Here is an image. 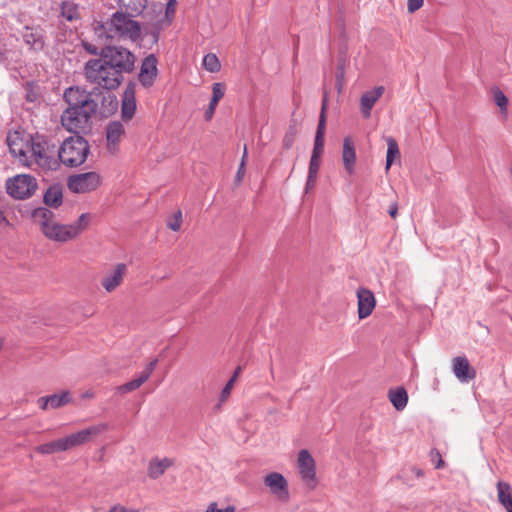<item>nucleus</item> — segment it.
Returning <instances> with one entry per match:
<instances>
[{
    "mask_svg": "<svg viewBox=\"0 0 512 512\" xmlns=\"http://www.w3.org/2000/svg\"><path fill=\"white\" fill-rule=\"evenodd\" d=\"M94 94L95 91H87L79 86L65 89L63 97L68 107L61 115V124L68 132L79 134L91 130V119L98 110Z\"/></svg>",
    "mask_w": 512,
    "mask_h": 512,
    "instance_id": "f257e3e1",
    "label": "nucleus"
},
{
    "mask_svg": "<svg viewBox=\"0 0 512 512\" xmlns=\"http://www.w3.org/2000/svg\"><path fill=\"white\" fill-rule=\"evenodd\" d=\"M133 17L126 12L117 11L105 21L95 20L92 24L94 35L101 42L114 39L136 41L140 38L141 26Z\"/></svg>",
    "mask_w": 512,
    "mask_h": 512,
    "instance_id": "f03ea898",
    "label": "nucleus"
},
{
    "mask_svg": "<svg viewBox=\"0 0 512 512\" xmlns=\"http://www.w3.org/2000/svg\"><path fill=\"white\" fill-rule=\"evenodd\" d=\"M59 146L53 138L36 134L31 137V147L27 166L36 165L44 171H53L59 168Z\"/></svg>",
    "mask_w": 512,
    "mask_h": 512,
    "instance_id": "7ed1b4c3",
    "label": "nucleus"
},
{
    "mask_svg": "<svg viewBox=\"0 0 512 512\" xmlns=\"http://www.w3.org/2000/svg\"><path fill=\"white\" fill-rule=\"evenodd\" d=\"M84 77L87 82L105 90L117 89L123 82L124 76L114 71L103 57L89 59L84 65Z\"/></svg>",
    "mask_w": 512,
    "mask_h": 512,
    "instance_id": "20e7f679",
    "label": "nucleus"
},
{
    "mask_svg": "<svg viewBox=\"0 0 512 512\" xmlns=\"http://www.w3.org/2000/svg\"><path fill=\"white\" fill-rule=\"evenodd\" d=\"M90 154L89 142L82 136H70L59 146V165L75 168L81 166Z\"/></svg>",
    "mask_w": 512,
    "mask_h": 512,
    "instance_id": "39448f33",
    "label": "nucleus"
},
{
    "mask_svg": "<svg viewBox=\"0 0 512 512\" xmlns=\"http://www.w3.org/2000/svg\"><path fill=\"white\" fill-rule=\"evenodd\" d=\"M100 56L121 76L134 70L135 56L122 46H106L101 49Z\"/></svg>",
    "mask_w": 512,
    "mask_h": 512,
    "instance_id": "423d86ee",
    "label": "nucleus"
},
{
    "mask_svg": "<svg viewBox=\"0 0 512 512\" xmlns=\"http://www.w3.org/2000/svg\"><path fill=\"white\" fill-rule=\"evenodd\" d=\"M37 187V180L28 174L17 175L8 179L6 183L7 193L15 199H27L31 197Z\"/></svg>",
    "mask_w": 512,
    "mask_h": 512,
    "instance_id": "0eeeda50",
    "label": "nucleus"
},
{
    "mask_svg": "<svg viewBox=\"0 0 512 512\" xmlns=\"http://www.w3.org/2000/svg\"><path fill=\"white\" fill-rule=\"evenodd\" d=\"M102 183L99 173L91 171L71 175L68 178L67 186L73 193L84 194L95 191Z\"/></svg>",
    "mask_w": 512,
    "mask_h": 512,
    "instance_id": "6e6552de",
    "label": "nucleus"
},
{
    "mask_svg": "<svg viewBox=\"0 0 512 512\" xmlns=\"http://www.w3.org/2000/svg\"><path fill=\"white\" fill-rule=\"evenodd\" d=\"M18 38L13 35L0 37V62L5 66H14L21 62L22 51L17 45Z\"/></svg>",
    "mask_w": 512,
    "mask_h": 512,
    "instance_id": "1a4fd4ad",
    "label": "nucleus"
},
{
    "mask_svg": "<svg viewBox=\"0 0 512 512\" xmlns=\"http://www.w3.org/2000/svg\"><path fill=\"white\" fill-rule=\"evenodd\" d=\"M298 468L302 480L306 486L313 490L317 485L316 464L308 450L303 449L298 454Z\"/></svg>",
    "mask_w": 512,
    "mask_h": 512,
    "instance_id": "9d476101",
    "label": "nucleus"
},
{
    "mask_svg": "<svg viewBox=\"0 0 512 512\" xmlns=\"http://www.w3.org/2000/svg\"><path fill=\"white\" fill-rule=\"evenodd\" d=\"M43 234L55 242H67L78 237V230L70 224H60L54 222L53 224H45Z\"/></svg>",
    "mask_w": 512,
    "mask_h": 512,
    "instance_id": "9b49d317",
    "label": "nucleus"
},
{
    "mask_svg": "<svg viewBox=\"0 0 512 512\" xmlns=\"http://www.w3.org/2000/svg\"><path fill=\"white\" fill-rule=\"evenodd\" d=\"M265 486L278 500L287 502L290 498L289 487L286 478L279 472H271L264 477Z\"/></svg>",
    "mask_w": 512,
    "mask_h": 512,
    "instance_id": "f8f14e48",
    "label": "nucleus"
},
{
    "mask_svg": "<svg viewBox=\"0 0 512 512\" xmlns=\"http://www.w3.org/2000/svg\"><path fill=\"white\" fill-rule=\"evenodd\" d=\"M10 153L18 160L27 165L31 147V140L25 141L19 132H9L6 138Z\"/></svg>",
    "mask_w": 512,
    "mask_h": 512,
    "instance_id": "ddd939ff",
    "label": "nucleus"
},
{
    "mask_svg": "<svg viewBox=\"0 0 512 512\" xmlns=\"http://www.w3.org/2000/svg\"><path fill=\"white\" fill-rule=\"evenodd\" d=\"M20 36L23 43L31 52L38 53L45 47L44 30L38 25L25 26L23 30L20 31Z\"/></svg>",
    "mask_w": 512,
    "mask_h": 512,
    "instance_id": "4468645a",
    "label": "nucleus"
},
{
    "mask_svg": "<svg viewBox=\"0 0 512 512\" xmlns=\"http://www.w3.org/2000/svg\"><path fill=\"white\" fill-rule=\"evenodd\" d=\"M108 429L107 424L100 423L89 426L81 431L73 433L65 437L68 450L89 442L93 437L98 436Z\"/></svg>",
    "mask_w": 512,
    "mask_h": 512,
    "instance_id": "2eb2a0df",
    "label": "nucleus"
},
{
    "mask_svg": "<svg viewBox=\"0 0 512 512\" xmlns=\"http://www.w3.org/2000/svg\"><path fill=\"white\" fill-rule=\"evenodd\" d=\"M124 135L125 128L120 121H112L106 126V149L109 154L116 155L119 152Z\"/></svg>",
    "mask_w": 512,
    "mask_h": 512,
    "instance_id": "dca6fc26",
    "label": "nucleus"
},
{
    "mask_svg": "<svg viewBox=\"0 0 512 512\" xmlns=\"http://www.w3.org/2000/svg\"><path fill=\"white\" fill-rule=\"evenodd\" d=\"M327 95H324L322 101L321 112L319 116V122L315 134L314 146L312 150L311 157L321 158L324 152V136L326 130V109H327Z\"/></svg>",
    "mask_w": 512,
    "mask_h": 512,
    "instance_id": "f3484780",
    "label": "nucleus"
},
{
    "mask_svg": "<svg viewBox=\"0 0 512 512\" xmlns=\"http://www.w3.org/2000/svg\"><path fill=\"white\" fill-rule=\"evenodd\" d=\"M157 74V58L150 54L142 61L138 79L144 87L148 88L154 84Z\"/></svg>",
    "mask_w": 512,
    "mask_h": 512,
    "instance_id": "a211bd4d",
    "label": "nucleus"
},
{
    "mask_svg": "<svg viewBox=\"0 0 512 512\" xmlns=\"http://www.w3.org/2000/svg\"><path fill=\"white\" fill-rule=\"evenodd\" d=\"M385 92L384 86H377L371 90L364 92L360 98V112L363 118L371 117V111L375 103L382 97Z\"/></svg>",
    "mask_w": 512,
    "mask_h": 512,
    "instance_id": "6ab92c4d",
    "label": "nucleus"
},
{
    "mask_svg": "<svg viewBox=\"0 0 512 512\" xmlns=\"http://www.w3.org/2000/svg\"><path fill=\"white\" fill-rule=\"evenodd\" d=\"M127 273V265L125 263H118L114 266L113 270L107 273L101 280V285L106 292H113L123 282L124 276Z\"/></svg>",
    "mask_w": 512,
    "mask_h": 512,
    "instance_id": "aec40b11",
    "label": "nucleus"
},
{
    "mask_svg": "<svg viewBox=\"0 0 512 512\" xmlns=\"http://www.w3.org/2000/svg\"><path fill=\"white\" fill-rule=\"evenodd\" d=\"M452 371L460 382H469L476 377V371L471 367L465 356H457L452 360Z\"/></svg>",
    "mask_w": 512,
    "mask_h": 512,
    "instance_id": "412c9836",
    "label": "nucleus"
},
{
    "mask_svg": "<svg viewBox=\"0 0 512 512\" xmlns=\"http://www.w3.org/2000/svg\"><path fill=\"white\" fill-rule=\"evenodd\" d=\"M157 363V359L150 361L137 378L123 385H120L117 388V391L121 394H125L140 388L150 378V376L152 375L153 371L156 368Z\"/></svg>",
    "mask_w": 512,
    "mask_h": 512,
    "instance_id": "4be33fe9",
    "label": "nucleus"
},
{
    "mask_svg": "<svg viewBox=\"0 0 512 512\" xmlns=\"http://www.w3.org/2000/svg\"><path fill=\"white\" fill-rule=\"evenodd\" d=\"M358 299V317L359 319H365L371 315L375 308V297L374 294L366 288H360L357 291Z\"/></svg>",
    "mask_w": 512,
    "mask_h": 512,
    "instance_id": "5701e85b",
    "label": "nucleus"
},
{
    "mask_svg": "<svg viewBox=\"0 0 512 512\" xmlns=\"http://www.w3.org/2000/svg\"><path fill=\"white\" fill-rule=\"evenodd\" d=\"M356 159L357 157L354 141L351 137H345L343 139L342 162L345 171L349 175H352L355 172Z\"/></svg>",
    "mask_w": 512,
    "mask_h": 512,
    "instance_id": "b1692460",
    "label": "nucleus"
},
{
    "mask_svg": "<svg viewBox=\"0 0 512 512\" xmlns=\"http://www.w3.org/2000/svg\"><path fill=\"white\" fill-rule=\"evenodd\" d=\"M71 400L70 393L68 391H63L60 394L40 397L37 403L42 410H47L48 408L57 409L63 407L70 403Z\"/></svg>",
    "mask_w": 512,
    "mask_h": 512,
    "instance_id": "393cba45",
    "label": "nucleus"
},
{
    "mask_svg": "<svg viewBox=\"0 0 512 512\" xmlns=\"http://www.w3.org/2000/svg\"><path fill=\"white\" fill-rule=\"evenodd\" d=\"M136 100H135V84L129 83L123 93V100L121 106L122 118L130 120L135 114Z\"/></svg>",
    "mask_w": 512,
    "mask_h": 512,
    "instance_id": "a878e982",
    "label": "nucleus"
},
{
    "mask_svg": "<svg viewBox=\"0 0 512 512\" xmlns=\"http://www.w3.org/2000/svg\"><path fill=\"white\" fill-rule=\"evenodd\" d=\"M94 96L101 99V115L108 116L118 108V101L115 95L111 93H102L98 88H94Z\"/></svg>",
    "mask_w": 512,
    "mask_h": 512,
    "instance_id": "bb28decb",
    "label": "nucleus"
},
{
    "mask_svg": "<svg viewBox=\"0 0 512 512\" xmlns=\"http://www.w3.org/2000/svg\"><path fill=\"white\" fill-rule=\"evenodd\" d=\"M496 488L498 502L506 512H512V486L508 482L498 481Z\"/></svg>",
    "mask_w": 512,
    "mask_h": 512,
    "instance_id": "cd10ccee",
    "label": "nucleus"
},
{
    "mask_svg": "<svg viewBox=\"0 0 512 512\" xmlns=\"http://www.w3.org/2000/svg\"><path fill=\"white\" fill-rule=\"evenodd\" d=\"M173 465V461L169 458H154L148 465V476L151 479H158L165 471Z\"/></svg>",
    "mask_w": 512,
    "mask_h": 512,
    "instance_id": "c85d7f7f",
    "label": "nucleus"
},
{
    "mask_svg": "<svg viewBox=\"0 0 512 512\" xmlns=\"http://www.w3.org/2000/svg\"><path fill=\"white\" fill-rule=\"evenodd\" d=\"M67 450H68V446H67L65 437L48 442V443H44V444L36 447V451L43 455H50V454L63 452V451H67Z\"/></svg>",
    "mask_w": 512,
    "mask_h": 512,
    "instance_id": "c756f323",
    "label": "nucleus"
},
{
    "mask_svg": "<svg viewBox=\"0 0 512 512\" xmlns=\"http://www.w3.org/2000/svg\"><path fill=\"white\" fill-rule=\"evenodd\" d=\"M388 398L398 411L403 410L407 406L408 394L404 387L389 390Z\"/></svg>",
    "mask_w": 512,
    "mask_h": 512,
    "instance_id": "7c9ffc66",
    "label": "nucleus"
},
{
    "mask_svg": "<svg viewBox=\"0 0 512 512\" xmlns=\"http://www.w3.org/2000/svg\"><path fill=\"white\" fill-rule=\"evenodd\" d=\"M62 188L60 185L50 186L44 194V203L50 207H58L62 204Z\"/></svg>",
    "mask_w": 512,
    "mask_h": 512,
    "instance_id": "2f4dec72",
    "label": "nucleus"
},
{
    "mask_svg": "<svg viewBox=\"0 0 512 512\" xmlns=\"http://www.w3.org/2000/svg\"><path fill=\"white\" fill-rule=\"evenodd\" d=\"M119 6L131 16L140 15L147 6V0H117Z\"/></svg>",
    "mask_w": 512,
    "mask_h": 512,
    "instance_id": "473e14b6",
    "label": "nucleus"
},
{
    "mask_svg": "<svg viewBox=\"0 0 512 512\" xmlns=\"http://www.w3.org/2000/svg\"><path fill=\"white\" fill-rule=\"evenodd\" d=\"M400 157V150L397 141L393 137L387 138V155L385 169L388 171L395 158Z\"/></svg>",
    "mask_w": 512,
    "mask_h": 512,
    "instance_id": "72a5a7b5",
    "label": "nucleus"
},
{
    "mask_svg": "<svg viewBox=\"0 0 512 512\" xmlns=\"http://www.w3.org/2000/svg\"><path fill=\"white\" fill-rule=\"evenodd\" d=\"M61 15L68 21L80 18L79 6L72 1H64L61 4Z\"/></svg>",
    "mask_w": 512,
    "mask_h": 512,
    "instance_id": "f704fd0d",
    "label": "nucleus"
},
{
    "mask_svg": "<svg viewBox=\"0 0 512 512\" xmlns=\"http://www.w3.org/2000/svg\"><path fill=\"white\" fill-rule=\"evenodd\" d=\"M54 213L48 208H38L34 211V218L40 223L41 231L44 232L45 224H53Z\"/></svg>",
    "mask_w": 512,
    "mask_h": 512,
    "instance_id": "c9c22d12",
    "label": "nucleus"
},
{
    "mask_svg": "<svg viewBox=\"0 0 512 512\" xmlns=\"http://www.w3.org/2000/svg\"><path fill=\"white\" fill-rule=\"evenodd\" d=\"M202 64H203L204 69L211 73L219 72L221 69L220 61H219L218 57L216 56V54H214V53L206 54L203 57Z\"/></svg>",
    "mask_w": 512,
    "mask_h": 512,
    "instance_id": "e433bc0d",
    "label": "nucleus"
},
{
    "mask_svg": "<svg viewBox=\"0 0 512 512\" xmlns=\"http://www.w3.org/2000/svg\"><path fill=\"white\" fill-rule=\"evenodd\" d=\"M176 0H169L167 3H166V8H165V15L163 16V18L160 20L161 22V26H163L164 24L165 25H169L172 21V17L174 16L175 14V10H176Z\"/></svg>",
    "mask_w": 512,
    "mask_h": 512,
    "instance_id": "4c0bfd02",
    "label": "nucleus"
},
{
    "mask_svg": "<svg viewBox=\"0 0 512 512\" xmlns=\"http://www.w3.org/2000/svg\"><path fill=\"white\" fill-rule=\"evenodd\" d=\"M235 385V382H233V379H229L225 386L223 387L220 397H219V404L217 405V408H220L223 403H225L228 398L230 397L231 391Z\"/></svg>",
    "mask_w": 512,
    "mask_h": 512,
    "instance_id": "58836bf2",
    "label": "nucleus"
},
{
    "mask_svg": "<svg viewBox=\"0 0 512 512\" xmlns=\"http://www.w3.org/2000/svg\"><path fill=\"white\" fill-rule=\"evenodd\" d=\"M226 86L222 82H216L212 85V97L211 100L218 102L223 98L225 94Z\"/></svg>",
    "mask_w": 512,
    "mask_h": 512,
    "instance_id": "ea45409f",
    "label": "nucleus"
},
{
    "mask_svg": "<svg viewBox=\"0 0 512 512\" xmlns=\"http://www.w3.org/2000/svg\"><path fill=\"white\" fill-rule=\"evenodd\" d=\"M182 224V212L181 210H178L174 213V215L168 220L167 226L172 231H179Z\"/></svg>",
    "mask_w": 512,
    "mask_h": 512,
    "instance_id": "a19ab883",
    "label": "nucleus"
},
{
    "mask_svg": "<svg viewBox=\"0 0 512 512\" xmlns=\"http://www.w3.org/2000/svg\"><path fill=\"white\" fill-rule=\"evenodd\" d=\"M494 101L502 111L507 109L508 98L500 89L495 90Z\"/></svg>",
    "mask_w": 512,
    "mask_h": 512,
    "instance_id": "79ce46f5",
    "label": "nucleus"
},
{
    "mask_svg": "<svg viewBox=\"0 0 512 512\" xmlns=\"http://www.w3.org/2000/svg\"><path fill=\"white\" fill-rule=\"evenodd\" d=\"M90 215L88 213H82L78 220L72 224H70L73 227H76L78 230V236L81 234V232L87 227L88 221H89Z\"/></svg>",
    "mask_w": 512,
    "mask_h": 512,
    "instance_id": "37998d69",
    "label": "nucleus"
},
{
    "mask_svg": "<svg viewBox=\"0 0 512 512\" xmlns=\"http://www.w3.org/2000/svg\"><path fill=\"white\" fill-rule=\"evenodd\" d=\"M320 164L321 158L311 157L309 162L308 175L317 177L320 169Z\"/></svg>",
    "mask_w": 512,
    "mask_h": 512,
    "instance_id": "c03bdc74",
    "label": "nucleus"
},
{
    "mask_svg": "<svg viewBox=\"0 0 512 512\" xmlns=\"http://www.w3.org/2000/svg\"><path fill=\"white\" fill-rule=\"evenodd\" d=\"M344 76H345L344 65L340 64V65H338L337 72H336V86H337L339 92L341 91L342 86H343Z\"/></svg>",
    "mask_w": 512,
    "mask_h": 512,
    "instance_id": "a18cd8bd",
    "label": "nucleus"
},
{
    "mask_svg": "<svg viewBox=\"0 0 512 512\" xmlns=\"http://www.w3.org/2000/svg\"><path fill=\"white\" fill-rule=\"evenodd\" d=\"M424 0H407V10L414 13L423 6Z\"/></svg>",
    "mask_w": 512,
    "mask_h": 512,
    "instance_id": "49530a36",
    "label": "nucleus"
},
{
    "mask_svg": "<svg viewBox=\"0 0 512 512\" xmlns=\"http://www.w3.org/2000/svg\"><path fill=\"white\" fill-rule=\"evenodd\" d=\"M205 512H235L234 506H227L225 509H218L217 503L212 502L209 504Z\"/></svg>",
    "mask_w": 512,
    "mask_h": 512,
    "instance_id": "de8ad7c7",
    "label": "nucleus"
},
{
    "mask_svg": "<svg viewBox=\"0 0 512 512\" xmlns=\"http://www.w3.org/2000/svg\"><path fill=\"white\" fill-rule=\"evenodd\" d=\"M431 457H432V460L433 461H437L436 464H435V468L436 469H440L444 466V461L442 460V457L440 455V452L436 449H433L431 451Z\"/></svg>",
    "mask_w": 512,
    "mask_h": 512,
    "instance_id": "09e8293b",
    "label": "nucleus"
},
{
    "mask_svg": "<svg viewBox=\"0 0 512 512\" xmlns=\"http://www.w3.org/2000/svg\"><path fill=\"white\" fill-rule=\"evenodd\" d=\"M82 45L84 47V49L91 55H99L100 56V52L101 50H99L96 45L94 44H91V43H88V42H82Z\"/></svg>",
    "mask_w": 512,
    "mask_h": 512,
    "instance_id": "8fccbe9b",
    "label": "nucleus"
},
{
    "mask_svg": "<svg viewBox=\"0 0 512 512\" xmlns=\"http://www.w3.org/2000/svg\"><path fill=\"white\" fill-rule=\"evenodd\" d=\"M218 105V102H215L213 100H210V103H209V106H208V109L206 110L205 112V119L206 120H210L215 112V109Z\"/></svg>",
    "mask_w": 512,
    "mask_h": 512,
    "instance_id": "3c124183",
    "label": "nucleus"
},
{
    "mask_svg": "<svg viewBox=\"0 0 512 512\" xmlns=\"http://www.w3.org/2000/svg\"><path fill=\"white\" fill-rule=\"evenodd\" d=\"M108 512H139V510L127 508L123 505L117 504L111 507Z\"/></svg>",
    "mask_w": 512,
    "mask_h": 512,
    "instance_id": "603ef678",
    "label": "nucleus"
},
{
    "mask_svg": "<svg viewBox=\"0 0 512 512\" xmlns=\"http://www.w3.org/2000/svg\"><path fill=\"white\" fill-rule=\"evenodd\" d=\"M317 177L307 175V180L305 184V192L308 193L312 190L316 185Z\"/></svg>",
    "mask_w": 512,
    "mask_h": 512,
    "instance_id": "864d4df0",
    "label": "nucleus"
},
{
    "mask_svg": "<svg viewBox=\"0 0 512 512\" xmlns=\"http://www.w3.org/2000/svg\"><path fill=\"white\" fill-rule=\"evenodd\" d=\"M38 99V94L33 90V88L28 87L26 91V100L28 102H35Z\"/></svg>",
    "mask_w": 512,
    "mask_h": 512,
    "instance_id": "5fc2aeb1",
    "label": "nucleus"
},
{
    "mask_svg": "<svg viewBox=\"0 0 512 512\" xmlns=\"http://www.w3.org/2000/svg\"><path fill=\"white\" fill-rule=\"evenodd\" d=\"M244 174H245L244 163H240L239 168L236 173V176H235L236 182H238V183L241 182L244 177Z\"/></svg>",
    "mask_w": 512,
    "mask_h": 512,
    "instance_id": "6e6d98bb",
    "label": "nucleus"
},
{
    "mask_svg": "<svg viewBox=\"0 0 512 512\" xmlns=\"http://www.w3.org/2000/svg\"><path fill=\"white\" fill-rule=\"evenodd\" d=\"M293 140H294V137H293V134H286L284 139H283V145L286 149H289L291 148L292 144H293Z\"/></svg>",
    "mask_w": 512,
    "mask_h": 512,
    "instance_id": "4d7b16f0",
    "label": "nucleus"
},
{
    "mask_svg": "<svg viewBox=\"0 0 512 512\" xmlns=\"http://www.w3.org/2000/svg\"><path fill=\"white\" fill-rule=\"evenodd\" d=\"M388 213L392 218H395L398 214V204L397 202H393L390 204Z\"/></svg>",
    "mask_w": 512,
    "mask_h": 512,
    "instance_id": "13d9d810",
    "label": "nucleus"
},
{
    "mask_svg": "<svg viewBox=\"0 0 512 512\" xmlns=\"http://www.w3.org/2000/svg\"><path fill=\"white\" fill-rule=\"evenodd\" d=\"M241 371H242V367H241V366H238V367L234 370V372H233L232 376L230 377V379H233V382H236V381H237V379H238V377H239V375H240V373H241Z\"/></svg>",
    "mask_w": 512,
    "mask_h": 512,
    "instance_id": "bf43d9fd",
    "label": "nucleus"
},
{
    "mask_svg": "<svg viewBox=\"0 0 512 512\" xmlns=\"http://www.w3.org/2000/svg\"><path fill=\"white\" fill-rule=\"evenodd\" d=\"M246 159H247V148L245 146L244 147L243 156H242V159H241V162H240V163H244V166L246 165Z\"/></svg>",
    "mask_w": 512,
    "mask_h": 512,
    "instance_id": "052dcab7",
    "label": "nucleus"
},
{
    "mask_svg": "<svg viewBox=\"0 0 512 512\" xmlns=\"http://www.w3.org/2000/svg\"><path fill=\"white\" fill-rule=\"evenodd\" d=\"M413 472L415 473L416 477H418V478L423 476L422 470H420L418 468H413Z\"/></svg>",
    "mask_w": 512,
    "mask_h": 512,
    "instance_id": "680f3d73",
    "label": "nucleus"
}]
</instances>
